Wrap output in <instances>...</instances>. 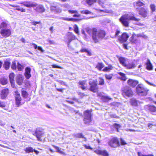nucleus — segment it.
I'll list each match as a JSON object with an SVG mask.
<instances>
[{"mask_svg": "<svg viewBox=\"0 0 156 156\" xmlns=\"http://www.w3.org/2000/svg\"><path fill=\"white\" fill-rule=\"evenodd\" d=\"M20 4L28 8H33L35 12L37 13H42L45 11L43 5L38 4L30 1H26L20 2Z\"/></svg>", "mask_w": 156, "mask_h": 156, "instance_id": "obj_1", "label": "nucleus"}, {"mask_svg": "<svg viewBox=\"0 0 156 156\" xmlns=\"http://www.w3.org/2000/svg\"><path fill=\"white\" fill-rule=\"evenodd\" d=\"M140 20V19L135 18L134 15H131L129 14L124 15L119 19L120 22L125 27L129 26V21L130 20L139 21Z\"/></svg>", "mask_w": 156, "mask_h": 156, "instance_id": "obj_2", "label": "nucleus"}, {"mask_svg": "<svg viewBox=\"0 0 156 156\" xmlns=\"http://www.w3.org/2000/svg\"><path fill=\"white\" fill-rule=\"evenodd\" d=\"M92 109H87L83 112V121L84 123L87 125L90 124L92 120L93 114Z\"/></svg>", "mask_w": 156, "mask_h": 156, "instance_id": "obj_3", "label": "nucleus"}, {"mask_svg": "<svg viewBox=\"0 0 156 156\" xmlns=\"http://www.w3.org/2000/svg\"><path fill=\"white\" fill-rule=\"evenodd\" d=\"M136 92L140 96H146L147 92L149 91V89H147L144 86L141 84H138L136 88Z\"/></svg>", "mask_w": 156, "mask_h": 156, "instance_id": "obj_4", "label": "nucleus"}, {"mask_svg": "<svg viewBox=\"0 0 156 156\" xmlns=\"http://www.w3.org/2000/svg\"><path fill=\"white\" fill-rule=\"evenodd\" d=\"M122 95L125 98L131 97L133 95V92L131 88L126 86L122 89Z\"/></svg>", "mask_w": 156, "mask_h": 156, "instance_id": "obj_5", "label": "nucleus"}, {"mask_svg": "<svg viewBox=\"0 0 156 156\" xmlns=\"http://www.w3.org/2000/svg\"><path fill=\"white\" fill-rule=\"evenodd\" d=\"M0 34L2 37H7L11 36L12 31L9 28L2 29L0 30Z\"/></svg>", "mask_w": 156, "mask_h": 156, "instance_id": "obj_6", "label": "nucleus"}, {"mask_svg": "<svg viewBox=\"0 0 156 156\" xmlns=\"http://www.w3.org/2000/svg\"><path fill=\"white\" fill-rule=\"evenodd\" d=\"M87 31L89 34H90L91 32H92L93 39L95 42L96 43L98 42V39H97V30L96 28H93L92 29H87Z\"/></svg>", "mask_w": 156, "mask_h": 156, "instance_id": "obj_7", "label": "nucleus"}, {"mask_svg": "<svg viewBox=\"0 0 156 156\" xmlns=\"http://www.w3.org/2000/svg\"><path fill=\"white\" fill-rule=\"evenodd\" d=\"M108 144L111 147L115 148L119 145L118 139L116 137L112 138L108 142Z\"/></svg>", "mask_w": 156, "mask_h": 156, "instance_id": "obj_8", "label": "nucleus"}, {"mask_svg": "<svg viewBox=\"0 0 156 156\" xmlns=\"http://www.w3.org/2000/svg\"><path fill=\"white\" fill-rule=\"evenodd\" d=\"M9 93V90L8 88H5L2 89L0 92V97L1 99H5Z\"/></svg>", "mask_w": 156, "mask_h": 156, "instance_id": "obj_9", "label": "nucleus"}, {"mask_svg": "<svg viewBox=\"0 0 156 156\" xmlns=\"http://www.w3.org/2000/svg\"><path fill=\"white\" fill-rule=\"evenodd\" d=\"M15 104L17 107H19L23 105L25 101L22 100L21 96L14 97Z\"/></svg>", "mask_w": 156, "mask_h": 156, "instance_id": "obj_10", "label": "nucleus"}, {"mask_svg": "<svg viewBox=\"0 0 156 156\" xmlns=\"http://www.w3.org/2000/svg\"><path fill=\"white\" fill-rule=\"evenodd\" d=\"M76 37L72 32H69L67 35V39L68 40L67 43L68 46H69L71 42L76 39Z\"/></svg>", "mask_w": 156, "mask_h": 156, "instance_id": "obj_11", "label": "nucleus"}, {"mask_svg": "<svg viewBox=\"0 0 156 156\" xmlns=\"http://www.w3.org/2000/svg\"><path fill=\"white\" fill-rule=\"evenodd\" d=\"M89 83L90 85V90L94 92H96L97 90V81L94 80L92 81H90Z\"/></svg>", "mask_w": 156, "mask_h": 156, "instance_id": "obj_12", "label": "nucleus"}, {"mask_svg": "<svg viewBox=\"0 0 156 156\" xmlns=\"http://www.w3.org/2000/svg\"><path fill=\"white\" fill-rule=\"evenodd\" d=\"M139 10V14L144 17H146L147 15L148 12L146 8H142L137 9Z\"/></svg>", "mask_w": 156, "mask_h": 156, "instance_id": "obj_13", "label": "nucleus"}, {"mask_svg": "<svg viewBox=\"0 0 156 156\" xmlns=\"http://www.w3.org/2000/svg\"><path fill=\"white\" fill-rule=\"evenodd\" d=\"M129 37L127 34L125 33H123L122 35L119 38V40L120 42H123L126 41Z\"/></svg>", "mask_w": 156, "mask_h": 156, "instance_id": "obj_14", "label": "nucleus"}, {"mask_svg": "<svg viewBox=\"0 0 156 156\" xmlns=\"http://www.w3.org/2000/svg\"><path fill=\"white\" fill-rule=\"evenodd\" d=\"M87 81L86 80H84L82 81H80L78 82L79 85L83 90H86L87 89Z\"/></svg>", "mask_w": 156, "mask_h": 156, "instance_id": "obj_15", "label": "nucleus"}, {"mask_svg": "<svg viewBox=\"0 0 156 156\" xmlns=\"http://www.w3.org/2000/svg\"><path fill=\"white\" fill-rule=\"evenodd\" d=\"M119 60L120 63L123 66L125 67L128 62V59L123 57H120Z\"/></svg>", "mask_w": 156, "mask_h": 156, "instance_id": "obj_16", "label": "nucleus"}, {"mask_svg": "<svg viewBox=\"0 0 156 156\" xmlns=\"http://www.w3.org/2000/svg\"><path fill=\"white\" fill-rule=\"evenodd\" d=\"M31 69L30 67H27L25 68L24 76L27 79H29L31 76Z\"/></svg>", "mask_w": 156, "mask_h": 156, "instance_id": "obj_17", "label": "nucleus"}, {"mask_svg": "<svg viewBox=\"0 0 156 156\" xmlns=\"http://www.w3.org/2000/svg\"><path fill=\"white\" fill-rule=\"evenodd\" d=\"M51 10L55 13H58L62 12V9L58 7L55 6H52L50 7Z\"/></svg>", "mask_w": 156, "mask_h": 156, "instance_id": "obj_18", "label": "nucleus"}, {"mask_svg": "<svg viewBox=\"0 0 156 156\" xmlns=\"http://www.w3.org/2000/svg\"><path fill=\"white\" fill-rule=\"evenodd\" d=\"M34 136H36L37 138V140L39 141H41V137L43 136V133L41 131H40L36 130L35 132V134H33Z\"/></svg>", "mask_w": 156, "mask_h": 156, "instance_id": "obj_19", "label": "nucleus"}, {"mask_svg": "<svg viewBox=\"0 0 156 156\" xmlns=\"http://www.w3.org/2000/svg\"><path fill=\"white\" fill-rule=\"evenodd\" d=\"M127 83L131 87H134L138 84V81L132 79H129L127 81Z\"/></svg>", "mask_w": 156, "mask_h": 156, "instance_id": "obj_20", "label": "nucleus"}, {"mask_svg": "<svg viewBox=\"0 0 156 156\" xmlns=\"http://www.w3.org/2000/svg\"><path fill=\"white\" fill-rule=\"evenodd\" d=\"M130 102L131 105L133 106H137L140 103V102L139 101L137 100L134 98L131 99Z\"/></svg>", "mask_w": 156, "mask_h": 156, "instance_id": "obj_21", "label": "nucleus"}, {"mask_svg": "<svg viewBox=\"0 0 156 156\" xmlns=\"http://www.w3.org/2000/svg\"><path fill=\"white\" fill-rule=\"evenodd\" d=\"M145 2L143 0H138L136 2H134V6H141L144 5Z\"/></svg>", "mask_w": 156, "mask_h": 156, "instance_id": "obj_22", "label": "nucleus"}, {"mask_svg": "<svg viewBox=\"0 0 156 156\" xmlns=\"http://www.w3.org/2000/svg\"><path fill=\"white\" fill-rule=\"evenodd\" d=\"M69 12L71 14H74L73 16L74 17H80V14H79L77 11L76 10L69 9L68 10Z\"/></svg>", "mask_w": 156, "mask_h": 156, "instance_id": "obj_23", "label": "nucleus"}, {"mask_svg": "<svg viewBox=\"0 0 156 156\" xmlns=\"http://www.w3.org/2000/svg\"><path fill=\"white\" fill-rule=\"evenodd\" d=\"M11 65V62L9 61L5 60L3 64V67L6 70H8L9 69Z\"/></svg>", "mask_w": 156, "mask_h": 156, "instance_id": "obj_24", "label": "nucleus"}, {"mask_svg": "<svg viewBox=\"0 0 156 156\" xmlns=\"http://www.w3.org/2000/svg\"><path fill=\"white\" fill-rule=\"evenodd\" d=\"M16 81L19 85L20 86L23 83V78L22 76H19L17 77L16 79Z\"/></svg>", "mask_w": 156, "mask_h": 156, "instance_id": "obj_25", "label": "nucleus"}, {"mask_svg": "<svg viewBox=\"0 0 156 156\" xmlns=\"http://www.w3.org/2000/svg\"><path fill=\"white\" fill-rule=\"evenodd\" d=\"M98 154L102 156H109L108 152L105 150H99L98 149Z\"/></svg>", "mask_w": 156, "mask_h": 156, "instance_id": "obj_26", "label": "nucleus"}, {"mask_svg": "<svg viewBox=\"0 0 156 156\" xmlns=\"http://www.w3.org/2000/svg\"><path fill=\"white\" fill-rule=\"evenodd\" d=\"M136 66V65L133 62H131L129 63L127 62L125 67L128 69H132L134 68Z\"/></svg>", "mask_w": 156, "mask_h": 156, "instance_id": "obj_27", "label": "nucleus"}, {"mask_svg": "<svg viewBox=\"0 0 156 156\" xmlns=\"http://www.w3.org/2000/svg\"><path fill=\"white\" fill-rule=\"evenodd\" d=\"M8 83V79L5 77H2L0 78V84L4 85L7 84Z\"/></svg>", "mask_w": 156, "mask_h": 156, "instance_id": "obj_28", "label": "nucleus"}, {"mask_svg": "<svg viewBox=\"0 0 156 156\" xmlns=\"http://www.w3.org/2000/svg\"><path fill=\"white\" fill-rule=\"evenodd\" d=\"M106 33L105 31L103 30H101L98 31V38L102 39L103 38L105 35Z\"/></svg>", "mask_w": 156, "mask_h": 156, "instance_id": "obj_29", "label": "nucleus"}, {"mask_svg": "<svg viewBox=\"0 0 156 156\" xmlns=\"http://www.w3.org/2000/svg\"><path fill=\"white\" fill-rule=\"evenodd\" d=\"M63 20H65L68 21H73V22H78L81 20L80 19L68 18H63Z\"/></svg>", "mask_w": 156, "mask_h": 156, "instance_id": "obj_30", "label": "nucleus"}, {"mask_svg": "<svg viewBox=\"0 0 156 156\" xmlns=\"http://www.w3.org/2000/svg\"><path fill=\"white\" fill-rule=\"evenodd\" d=\"M146 65V68L147 69L149 70H151L152 69L153 66L152 65L151 63L150 60L149 59L147 60Z\"/></svg>", "mask_w": 156, "mask_h": 156, "instance_id": "obj_31", "label": "nucleus"}, {"mask_svg": "<svg viewBox=\"0 0 156 156\" xmlns=\"http://www.w3.org/2000/svg\"><path fill=\"white\" fill-rule=\"evenodd\" d=\"M113 68V67L111 65H109L108 66L105 67L102 70L105 72H108L112 70Z\"/></svg>", "mask_w": 156, "mask_h": 156, "instance_id": "obj_32", "label": "nucleus"}, {"mask_svg": "<svg viewBox=\"0 0 156 156\" xmlns=\"http://www.w3.org/2000/svg\"><path fill=\"white\" fill-rule=\"evenodd\" d=\"M148 109L152 112H155L156 111V107L154 105L148 106Z\"/></svg>", "mask_w": 156, "mask_h": 156, "instance_id": "obj_33", "label": "nucleus"}, {"mask_svg": "<svg viewBox=\"0 0 156 156\" xmlns=\"http://www.w3.org/2000/svg\"><path fill=\"white\" fill-rule=\"evenodd\" d=\"M34 149L31 147H27L24 149V151L26 153H32L33 152Z\"/></svg>", "mask_w": 156, "mask_h": 156, "instance_id": "obj_34", "label": "nucleus"}, {"mask_svg": "<svg viewBox=\"0 0 156 156\" xmlns=\"http://www.w3.org/2000/svg\"><path fill=\"white\" fill-rule=\"evenodd\" d=\"M16 7V10L17 11H20L22 12H26V9L20 7L19 5H16L14 6Z\"/></svg>", "mask_w": 156, "mask_h": 156, "instance_id": "obj_35", "label": "nucleus"}, {"mask_svg": "<svg viewBox=\"0 0 156 156\" xmlns=\"http://www.w3.org/2000/svg\"><path fill=\"white\" fill-rule=\"evenodd\" d=\"M21 94L22 97L24 98H27L28 97L29 94L26 90H22Z\"/></svg>", "mask_w": 156, "mask_h": 156, "instance_id": "obj_36", "label": "nucleus"}, {"mask_svg": "<svg viewBox=\"0 0 156 156\" xmlns=\"http://www.w3.org/2000/svg\"><path fill=\"white\" fill-rule=\"evenodd\" d=\"M17 66H16V63L15 60L13 61L12 62L11 68V69L13 70H16V69Z\"/></svg>", "mask_w": 156, "mask_h": 156, "instance_id": "obj_37", "label": "nucleus"}, {"mask_svg": "<svg viewBox=\"0 0 156 156\" xmlns=\"http://www.w3.org/2000/svg\"><path fill=\"white\" fill-rule=\"evenodd\" d=\"M17 68L19 71H22L24 69V66L21 64L19 62H18L17 64Z\"/></svg>", "mask_w": 156, "mask_h": 156, "instance_id": "obj_38", "label": "nucleus"}, {"mask_svg": "<svg viewBox=\"0 0 156 156\" xmlns=\"http://www.w3.org/2000/svg\"><path fill=\"white\" fill-rule=\"evenodd\" d=\"M97 0H86V3L90 6H91L96 2Z\"/></svg>", "mask_w": 156, "mask_h": 156, "instance_id": "obj_39", "label": "nucleus"}, {"mask_svg": "<svg viewBox=\"0 0 156 156\" xmlns=\"http://www.w3.org/2000/svg\"><path fill=\"white\" fill-rule=\"evenodd\" d=\"M121 76V77H120V79L123 80V81H125L126 79V77L125 76V74L122 72H119L118 73Z\"/></svg>", "mask_w": 156, "mask_h": 156, "instance_id": "obj_40", "label": "nucleus"}, {"mask_svg": "<svg viewBox=\"0 0 156 156\" xmlns=\"http://www.w3.org/2000/svg\"><path fill=\"white\" fill-rule=\"evenodd\" d=\"M52 146L57 150V152L62 154H64L63 152L61 151V149L59 147L54 145H52Z\"/></svg>", "mask_w": 156, "mask_h": 156, "instance_id": "obj_41", "label": "nucleus"}, {"mask_svg": "<svg viewBox=\"0 0 156 156\" xmlns=\"http://www.w3.org/2000/svg\"><path fill=\"white\" fill-rule=\"evenodd\" d=\"M15 76V74L13 73L12 72L10 73L9 75V80H14V78Z\"/></svg>", "mask_w": 156, "mask_h": 156, "instance_id": "obj_42", "label": "nucleus"}, {"mask_svg": "<svg viewBox=\"0 0 156 156\" xmlns=\"http://www.w3.org/2000/svg\"><path fill=\"white\" fill-rule=\"evenodd\" d=\"M101 99L104 101H106L111 99V98L105 96H102L101 97Z\"/></svg>", "mask_w": 156, "mask_h": 156, "instance_id": "obj_43", "label": "nucleus"}, {"mask_svg": "<svg viewBox=\"0 0 156 156\" xmlns=\"http://www.w3.org/2000/svg\"><path fill=\"white\" fill-rule=\"evenodd\" d=\"M8 25L7 23L5 21L1 23L0 26V28L1 29H5V28Z\"/></svg>", "mask_w": 156, "mask_h": 156, "instance_id": "obj_44", "label": "nucleus"}, {"mask_svg": "<svg viewBox=\"0 0 156 156\" xmlns=\"http://www.w3.org/2000/svg\"><path fill=\"white\" fill-rule=\"evenodd\" d=\"M81 13L82 14H91V12L88 10L86 9L81 11Z\"/></svg>", "mask_w": 156, "mask_h": 156, "instance_id": "obj_45", "label": "nucleus"}, {"mask_svg": "<svg viewBox=\"0 0 156 156\" xmlns=\"http://www.w3.org/2000/svg\"><path fill=\"white\" fill-rule=\"evenodd\" d=\"M75 137L77 138H84V136L81 133H78L76 134L75 135Z\"/></svg>", "mask_w": 156, "mask_h": 156, "instance_id": "obj_46", "label": "nucleus"}, {"mask_svg": "<svg viewBox=\"0 0 156 156\" xmlns=\"http://www.w3.org/2000/svg\"><path fill=\"white\" fill-rule=\"evenodd\" d=\"M78 94L80 98H83L84 97L87 96V95L85 94L84 93L79 92L78 93Z\"/></svg>", "mask_w": 156, "mask_h": 156, "instance_id": "obj_47", "label": "nucleus"}, {"mask_svg": "<svg viewBox=\"0 0 156 156\" xmlns=\"http://www.w3.org/2000/svg\"><path fill=\"white\" fill-rule=\"evenodd\" d=\"M14 93H15V94H14V97H19V96H21L20 93L18 90H16L15 91H14Z\"/></svg>", "mask_w": 156, "mask_h": 156, "instance_id": "obj_48", "label": "nucleus"}, {"mask_svg": "<svg viewBox=\"0 0 156 156\" xmlns=\"http://www.w3.org/2000/svg\"><path fill=\"white\" fill-rule=\"evenodd\" d=\"M104 66V65L102 63H98V69L99 70H101Z\"/></svg>", "mask_w": 156, "mask_h": 156, "instance_id": "obj_49", "label": "nucleus"}, {"mask_svg": "<svg viewBox=\"0 0 156 156\" xmlns=\"http://www.w3.org/2000/svg\"><path fill=\"white\" fill-rule=\"evenodd\" d=\"M99 84L101 85H103L104 84V79L101 77L99 78Z\"/></svg>", "mask_w": 156, "mask_h": 156, "instance_id": "obj_50", "label": "nucleus"}, {"mask_svg": "<svg viewBox=\"0 0 156 156\" xmlns=\"http://www.w3.org/2000/svg\"><path fill=\"white\" fill-rule=\"evenodd\" d=\"M11 87L13 88H16V87L15 86V80L10 81Z\"/></svg>", "mask_w": 156, "mask_h": 156, "instance_id": "obj_51", "label": "nucleus"}, {"mask_svg": "<svg viewBox=\"0 0 156 156\" xmlns=\"http://www.w3.org/2000/svg\"><path fill=\"white\" fill-rule=\"evenodd\" d=\"M52 67L53 68H59V69H63V68L62 67L58 66V65H57L56 64H52Z\"/></svg>", "mask_w": 156, "mask_h": 156, "instance_id": "obj_52", "label": "nucleus"}, {"mask_svg": "<svg viewBox=\"0 0 156 156\" xmlns=\"http://www.w3.org/2000/svg\"><path fill=\"white\" fill-rule=\"evenodd\" d=\"M74 31L76 34H79V29L77 25H76L74 27Z\"/></svg>", "mask_w": 156, "mask_h": 156, "instance_id": "obj_53", "label": "nucleus"}, {"mask_svg": "<svg viewBox=\"0 0 156 156\" xmlns=\"http://www.w3.org/2000/svg\"><path fill=\"white\" fill-rule=\"evenodd\" d=\"M112 74H110L109 75L106 74L105 75V77L106 79L110 80L112 78Z\"/></svg>", "mask_w": 156, "mask_h": 156, "instance_id": "obj_54", "label": "nucleus"}, {"mask_svg": "<svg viewBox=\"0 0 156 156\" xmlns=\"http://www.w3.org/2000/svg\"><path fill=\"white\" fill-rule=\"evenodd\" d=\"M136 37V34H133L132 37H130V39L131 40V41L132 42H134L136 40L135 37Z\"/></svg>", "mask_w": 156, "mask_h": 156, "instance_id": "obj_55", "label": "nucleus"}, {"mask_svg": "<svg viewBox=\"0 0 156 156\" xmlns=\"http://www.w3.org/2000/svg\"><path fill=\"white\" fill-rule=\"evenodd\" d=\"M150 8L152 12L155 11L156 7L154 4H151L150 5Z\"/></svg>", "mask_w": 156, "mask_h": 156, "instance_id": "obj_56", "label": "nucleus"}, {"mask_svg": "<svg viewBox=\"0 0 156 156\" xmlns=\"http://www.w3.org/2000/svg\"><path fill=\"white\" fill-rule=\"evenodd\" d=\"M138 156H154L152 154H149L147 155H144L140 152H138Z\"/></svg>", "mask_w": 156, "mask_h": 156, "instance_id": "obj_57", "label": "nucleus"}, {"mask_svg": "<svg viewBox=\"0 0 156 156\" xmlns=\"http://www.w3.org/2000/svg\"><path fill=\"white\" fill-rule=\"evenodd\" d=\"M5 106L6 105L5 102L0 101V107L3 108L5 107Z\"/></svg>", "mask_w": 156, "mask_h": 156, "instance_id": "obj_58", "label": "nucleus"}, {"mask_svg": "<svg viewBox=\"0 0 156 156\" xmlns=\"http://www.w3.org/2000/svg\"><path fill=\"white\" fill-rule=\"evenodd\" d=\"M83 146L86 149H88L90 150H92L93 149L90 146L86 144H84Z\"/></svg>", "mask_w": 156, "mask_h": 156, "instance_id": "obj_59", "label": "nucleus"}, {"mask_svg": "<svg viewBox=\"0 0 156 156\" xmlns=\"http://www.w3.org/2000/svg\"><path fill=\"white\" fill-rule=\"evenodd\" d=\"M120 142L122 145H125L127 144L125 141L123 140L122 138L120 139Z\"/></svg>", "mask_w": 156, "mask_h": 156, "instance_id": "obj_60", "label": "nucleus"}, {"mask_svg": "<svg viewBox=\"0 0 156 156\" xmlns=\"http://www.w3.org/2000/svg\"><path fill=\"white\" fill-rule=\"evenodd\" d=\"M31 24L34 25H36L37 24L40 23V22H36L34 21H33L31 22Z\"/></svg>", "mask_w": 156, "mask_h": 156, "instance_id": "obj_61", "label": "nucleus"}, {"mask_svg": "<svg viewBox=\"0 0 156 156\" xmlns=\"http://www.w3.org/2000/svg\"><path fill=\"white\" fill-rule=\"evenodd\" d=\"M114 127L116 129L117 131H118V128L120 127L119 125L116 123H115L114 125Z\"/></svg>", "mask_w": 156, "mask_h": 156, "instance_id": "obj_62", "label": "nucleus"}, {"mask_svg": "<svg viewBox=\"0 0 156 156\" xmlns=\"http://www.w3.org/2000/svg\"><path fill=\"white\" fill-rule=\"evenodd\" d=\"M87 50L86 48H81V49L80 50V51L81 52H86L87 51Z\"/></svg>", "mask_w": 156, "mask_h": 156, "instance_id": "obj_63", "label": "nucleus"}, {"mask_svg": "<svg viewBox=\"0 0 156 156\" xmlns=\"http://www.w3.org/2000/svg\"><path fill=\"white\" fill-rule=\"evenodd\" d=\"M64 89V88H56V90H57L61 92H63V90Z\"/></svg>", "mask_w": 156, "mask_h": 156, "instance_id": "obj_64", "label": "nucleus"}]
</instances>
